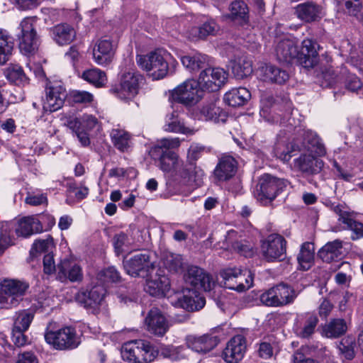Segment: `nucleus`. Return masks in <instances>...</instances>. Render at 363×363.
I'll return each instance as SVG.
<instances>
[{
	"mask_svg": "<svg viewBox=\"0 0 363 363\" xmlns=\"http://www.w3.org/2000/svg\"><path fill=\"white\" fill-rule=\"evenodd\" d=\"M180 146V140L175 138H163L152 149V157L158 160L160 168L169 174V179L176 180V176H179V156L173 151Z\"/></svg>",
	"mask_w": 363,
	"mask_h": 363,
	"instance_id": "nucleus-1",
	"label": "nucleus"
},
{
	"mask_svg": "<svg viewBox=\"0 0 363 363\" xmlns=\"http://www.w3.org/2000/svg\"><path fill=\"white\" fill-rule=\"evenodd\" d=\"M124 360L133 363H147L153 361L158 355V350L149 342L137 340L125 343L121 350Z\"/></svg>",
	"mask_w": 363,
	"mask_h": 363,
	"instance_id": "nucleus-2",
	"label": "nucleus"
},
{
	"mask_svg": "<svg viewBox=\"0 0 363 363\" xmlns=\"http://www.w3.org/2000/svg\"><path fill=\"white\" fill-rule=\"evenodd\" d=\"M286 179L277 178L270 174L262 176L256 186L255 196L264 206L273 201L276 197L287 186Z\"/></svg>",
	"mask_w": 363,
	"mask_h": 363,
	"instance_id": "nucleus-3",
	"label": "nucleus"
},
{
	"mask_svg": "<svg viewBox=\"0 0 363 363\" xmlns=\"http://www.w3.org/2000/svg\"><path fill=\"white\" fill-rule=\"evenodd\" d=\"M298 294L293 287L281 283L264 292L260 301L267 306L281 307L292 303Z\"/></svg>",
	"mask_w": 363,
	"mask_h": 363,
	"instance_id": "nucleus-4",
	"label": "nucleus"
},
{
	"mask_svg": "<svg viewBox=\"0 0 363 363\" xmlns=\"http://www.w3.org/2000/svg\"><path fill=\"white\" fill-rule=\"evenodd\" d=\"M36 21V16H29L24 18L20 23L19 48L26 55H34L40 45V38L35 29Z\"/></svg>",
	"mask_w": 363,
	"mask_h": 363,
	"instance_id": "nucleus-5",
	"label": "nucleus"
},
{
	"mask_svg": "<svg viewBox=\"0 0 363 363\" xmlns=\"http://www.w3.org/2000/svg\"><path fill=\"white\" fill-rule=\"evenodd\" d=\"M183 289L209 291L214 286V281L210 274L194 265L183 267Z\"/></svg>",
	"mask_w": 363,
	"mask_h": 363,
	"instance_id": "nucleus-6",
	"label": "nucleus"
},
{
	"mask_svg": "<svg viewBox=\"0 0 363 363\" xmlns=\"http://www.w3.org/2000/svg\"><path fill=\"white\" fill-rule=\"evenodd\" d=\"M45 341L55 349L65 350L77 348L80 342V337L72 327H64L57 331H48L45 334Z\"/></svg>",
	"mask_w": 363,
	"mask_h": 363,
	"instance_id": "nucleus-7",
	"label": "nucleus"
},
{
	"mask_svg": "<svg viewBox=\"0 0 363 363\" xmlns=\"http://www.w3.org/2000/svg\"><path fill=\"white\" fill-rule=\"evenodd\" d=\"M136 60L142 69L150 72L153 79H162L167 74L168 63L161 51L156 50L145 56L138 55Z\"/></svg>",
	"mask_w": 363,
	"mask_h": 363,
	"instance_id": "nucleus-8",
	"label": "nucleus"
},
{
	"mask_svg": "<svg viewBox=\"0 0 363 363\" xmlns=\"http://www.w3.org/2000/svg\"><path fill=\"white\" fill-rule=\"evenodd\" d=\"M28 283L16 279H4L0 283V303L16 306L28 290Z\"/></svg>",
	"mask_w": 363,
	"mask_h": 363,
	"instance_id": "nucleus-9",
	"label": "nucleus"
},
{
	"mask_svg": "<svg viewBox=\"0 0 363 363\" xmlns=\"http://www.w3.org/2000/svg\"><path fill=\"white\" fill-rule=\"evenodd\" d=\"M220 276L223 279V286L229 289L242 292L252 286L253 277L249 271H242L236 267L227 268L220 272Z\"/></svg>",
	"mask_w": 363,
	"mask_h": 363,
	"instance_id": "nucleus-10",
	"label": "nucleus"
},
{
	"mask_svg": "<svg viewBox=\"0 0 363 363\" xmlns=\"http://www.w3.org/2000/svg\"><path fill=\"white\" fill-rule=\"evenodd\" d=\"M123 267L128 274L133 277H148L155 269L150 254L145 251L137 253L129 259L123 261Z\"/></svg>",
	"mask_w": 363,
	"mask_h": 363,
	"instance_id": "nucleus-11",
	"label": "nucleus"
},
{
	"mask_svg": "<svg viewBox=\"0 0 363 363\" xmlns=\"http://www.w3.org/2000/svg\"><path fill=\"white\" fill-rule=\"evenodd\" d=\"M286 241L279 234H271L261 243V253L267 262L281 261L286 257Z\"/></svg>",
	"mask_w": 363,
	"mask_h": 363,
	"instance_id": "nucleus-12",
	"label": "nucleus"
},
{
	"mask_svg": "<svg viewBox=\"0 0 363 363\" xmlns=\"http://www.w3.org/2000/svg\"><path fill=\"white\" fill-rule=\"evenodd\" d=\"M186 114L194 119L212 121L216 123H223L228 118L227 113L218 106L214 101L204 103L200 107L196 106L190 107Z\"/></svg>",
	"mask_w": 363,
	"mask_h": 363,
	"instance_id": "nucleus-13",
	"label": "nucleus"
},
{
	"mask_svg": "<svg viewBox=\"0 0 363 363\" xmlns=\"http://www.w3.org/2000/svg\"><path fill=\"white\" fill-rule=\"evenodd\" d=\"M143 76L134 71L125 72L121 76L120 88L111 89L121 100H130L138 94Z\"/></svg>",
	"mask_w": 363,
	"mask_h": 363,
	"instance_id": "nucleus-14",
	"label": "nucleus"
},
{
	"mask_svg": "<svg viewBox=\"0 0 363 363\" xmlns=\"http://www.w3.org/2000/svg\"><path fill=\"white\" fill-rule=\"evenodd\" d=\"M228 73L220 67H208L202 70L199 76L201 89L204 91H218L228 79Z\"/></svg>",
	"mask_w": 363,
	"mask_h": 363,
	"instance_id": "nucleus-15",
	"label": "nucleus"
},
{
	"mask_svg": "<svg viewBox=\"0 0 363 363\" xmlns=\"http://www.w3.org/2000/svg\"><path fill=\"white\" fill-rule=\"evenodd\" d=\"M67 96L66 89L61 82H50L46 88L43 110L49 112L59 110L62 107Z\"/></svg>",
	"mask_w": 363,
	"mask_h": 363,
	"instance_id": "nucleus-16",
	"label": "nucleus"
},
{
	"mask_svg": "<svg viewBox=\"0 0 363 363\" xmlns=\"http://www.w3.org/2000/svg\"><path fill=\"white\" fill-rule=\"evenodd\" d=\"M319 318L315 313L306 312L298 314L296 317L294 331L297 337L310 339L315 333Z\"/></svg>",
	"mask_w": 363,
	"mask_h": 363,
	"instance_id": "nucleus-17",
	"label": "nucleus"
},
{
	"mask_svg": "<svg viewBox=\"0 0 363 363\" xmlns=\"http://www.w3.org/2000/svg\"><path fill=\"white\" fill-rule=\"evenodd\" d=\"M301 138H296L294 141H298V152L313 153L315 155L322 157L326 153L325 148L318 136L313 131L299 128L297 130Z\"/></svg>",
	"mask_w": 363,
	"mask_h": 363,
	"instance_id": "nucleus-18",
	"label": "nucleus"
},
{
	"mask_svg": "<svg viewBox=\"0 0 363 363\" xmlns=\"http://www.w3.org/2000/svg\"><path fill=\"white\" fill-rule=\"evenodd\" d=\"M145 290L152 296H164L169 292L170 283L168 277L163 274L160 269H157L155 274L150 273L146 277Z\"/></svg>",
	"mask_w": 363,
	"mask_h": 363,
	"instance_id": "nucleus-19",
	"label": "nucleus"
},
{
	"mask_svg": "<svg viewBox=\"0 0 363 363\" xmlns=\"http://www.w3.org/2000/svg\"><path fill=\"white\" fill-rule=\"evenodd\" d=\"M246 349L245 337L241 335H235L228 342L222 357L227 363H238L243 358Z\"/></svg>",
	"mask_w": 363,
	"mask_h": 363,
	"instance_id": "nucleus-20",
	"label": "nucleus"
},
{
	"mask_svg": "<svg viewBox=\"0 0 363 363\" xmlns=\"http://www.w3.org/2000/svg\"><path fill=\"white\" fill-rule=\"evenodd\" d=\"M185 341L188 348L198 353L206 354L218 345L219 339L216 335L207 333L200 336L187 335Z\"/></svg>",
	"mask_w": 363,
	"mask_h": 363,
	"instance_id": "nucleus-21",
	"label": "nucleus"
},
{
	"mask_svg": "<svg viewBox=\"0 0 363 363\" xmlns=\"http://www.w3.org/2000/svg\"><path fill=\"white\" fill-rule=\"evenodd\" d=\"M115 55V47L112 40L108 37H103L97 40L93 49V57L99 65L110 64Z\"/></svg>",
	"mask_w": 363,
	"mask_h": 363,
	"instance_id": "nucleus-22",
	"label": "nucleus"
},
{
	"mask_svg": "<svg viewBox=\"0 0 363 363\" xmlns=\"http://www.w3.org/2000/svg\"><path fill=\"white\" fill-rule=\"evenodd\" d=\"M221 247L230 251H234L244 257H252L254 254L253 247L245 240H240L238 233L231 230L228 231Z\"/></svg>",
	"mask_w": 363,
	"mask_h": 363,
	"instance_id": "nucleus-23",
	"label": "nucleus"
},
{
	"mask_svg": "<svg viewBox=\"0 0 363 363\" xmlns=\"http://www.w3.org/2000/svg\"><path fill=\"white\" fill-rule=\"evenodd\" d=\"M145 326L148 332L159 337L163 336L169 328L165 317L157 308L150 310L145 319Z\"/></svg>",
	"mask_w": 363,
	"mask_h": 363,
	"instance_id": "nucleus-24",
	"label": "nucleus"
},
{
	"mask_svg": "<svg viewBox=\"0 0 363 363\" xmlns=\"http://www.w3.org/2000/svg\"><path fill=\"white\" fill-rule=\"evenodd\" d=\"M294 14L305 23L318 21L323 16V7L313 1H306L294 7Z\"/></svg>",
	"mask_w": 363,
	"mask_h": 363,
	"instance_id": "nucleus-25",
	"label": "nucleus"
},
{
	"mask_svg": "<svg viewBox=\"0 0 363 363\" xmlns=\"http://www.w3.org/2000/svg\"><path fill=\"white\" fill-rule=\"evenodd\" d=\"M318 43L310 38L302 41L300 51H298V62L306 68L313 67L318 62Z\"/></svg>",
	"mask_w": 363,
	"mask_h": 363,
	"instance_id": "nucleus-26",
	"label": "nucleus"
},
{
	"mask_svg": "<svg viewBox=\"0 0 363 363\" xmlns=\"http://www.w3.org/2000/svg\"><path fill=\"white\" fill-rule=\"evenodd\" d=\"M317 157L313 153H302L294 160V167L308 175L316 174L321 171L323 166V160Z\"/></svg>",
	"mask_w": 363,
	"mask_h": 363,
	"instance_id": "nucleus-27",
	"label": "nucleus"
},
{
	"mask_svg": "<svg viewBox=\"0 0 363 363\" xmlns=\"http://www.w3.org/2000/svg\"><path fill=\"white\" fill-rule=\"evenodd\" d=\"M105 289L103 286H95L91 289H81L75 296L76 301L84 308L95 309L103 300Z\"/></svg>",
	"mask_w": 363,
	"mask_h": 363,
	"instance_id": "nucleus-28",
	"label": "nucleus"
},
{
	"mask_svg": "<svg viewBox=\"0 0 363 363\" xmlns=\"http://www.w3.org/2000/svg\"><path fill=\"white\" fill-rule=\"evenodd\" d=\"M43 231L42 222L34 216H25L16 221L15 233L18 237L27 238Z\"/></svg>",
	"mask_w": 363,
	"mask_h": 363,
	"instance_id": "nucleus-29",
	"label": "nucleus"
},
{
	"mask_svg": "<svg viewBox=\"0 0 363 363\" xmlns=\"http://www.w3.org/2000/svg\"><path fill=\"white\" fill-rule=\"evenodd\" d=\"M199 79H188L183 83V106L186 111L190 107L196 106L203 98V91Z\"/></svg>",
	"mask_w": 363,
	"mask_h": 363,
	"instance_id": "nucleus-30",
	"label": "nucleus"
},
{
	"mask_svg": "<svg viewBox=\"0 0 363 363\" xmlns=\"http://www.w3.org/2000/svg\"><path fill=\"white\" fill-rule=\"evenodd\" d=\"M220 30V26L213 19H208L199 26L191 27L186 32L187 38L192 41L206 40L209 35H216Z\"/></svg>",
	"mask_w": 363,
	"mask_h": 363,
	"instance_id": "nucleus-31",
	"label": "nucleus"
},
{
	"mask_svg": "<svg viewBox=\"0 0 363 363\" xmlns=\"http://www.w3.org/2000/svg\"><path fill=\"white\" fill-rule=\"evenodd\" d=\"M82 277V268L75 262L65 259L57 264V278L60 281L68 279L71 281H79Z\"/></svg>",
	"mask_w": 363,
	"mask_h": 363,
	"instance_id": "nucleus-32",
	"label": "nucleus"
},
{
	"mask_svg": "<svg viewBox=\"0 0 363 363\" xmlns=\"http://www.w3.org/2000/svg\"><path fill=\"white\" fill-rule=\"evenodd\" d=\"M238 162L230 155L222 156L214 169V176L218 181H227L235 176Z\"/></svg>",
	"mask_w": 363,
	"mask_h": 363,
	"instance_id": "nucleus-33",
	"label": "nucleus"
},
{
	"mask_svg": "<svg viewBox=\"0 0 363 363\" xmlns=\"http://www.w3.org/2000/svg\"><path fill=\"white\" fill-rule=\"evenodd\" d=\"M202 291L183 289V309L194 312L203 308L206 304V299L201 294Z\"/></svg>",
	"mask_w": 363,
	"mask_h": 363,
	"instance_id": "nucleus-34",
	"label": "nucleus"
},
{
	"mask_svg": "<svg viewBox=\"0 0 363 363\" xmlns=\"http://www.w3.org/2000/svg\"><path fill=\"white\" fill-rule=\"evenodd\" d=\"M276 55L281 62L298 61V49L295 42L291 39H283L276 46Z\"/></svg>",
	"mask_w": 363,
	"mask_h": 363,
	"instance_id": "nucleus-35",
	"label": "nucleus"
},
{
	"mask_svg": "<svg viewBox=\"0 0 363 363\" xmlns=\"http://www.w3.org/2000/svg\"><path fill=\"white\" fill-rule=\"evenodd\" d=\"M318 255L325 262L340 260L342 257V242L340 240L328 242L318 251Z\"/></svg>",
	"mask_w": 363,
	"mask_h": 363,
	"instance_id": "nucleus-36",
	"label": "nucleus"
},
{
	"mask_svg": "<svg viewBox=\"0 0 363 363\" xmlns=\"http://www.w3.org/2000/svg\"><path fill=\"white\" fill-rule=\"evenodd\" d=\"M259 77L264 82L284 84L289 78V74L274 65H266L260 68Z\"/></svg>",
	"mask_w": 363,
	"mask_h": 363,
	"instance_id": "nucleus-37",
	"label": "nucleus"
},
{
	"mask_svg": "<svg viewBox=\"0 0 363 363\" xmlns=\"http://www.w3.org/2000/svg\"><path fill=\"white\" fill-rule=\"evenodd\" d=\"M50 33L52 39L60 45L71 43L76 37L74 28L67 23L55 26L50 29Z\"/></svg>",
	"mask_w": 363,
	"mask_h": 363,
	"instance_id": "nucleus-38",
	"label": "nucleus"
},
{
	"mask_svg": "<svg viewBox=\"0 0 363 363\" xmlns=\"http://www.w3.org/2000/svg\"><path fill=\"white\" fill-rule=\"evenodd\" d=\"M203 176L204 172L201 169L191 165L183 172V186H186L187 191L191 192L203 184Z\"/></svg>",
	"mask_w": 363,
	"mask_h": 363,
	"instance_id": "nucleus-39",
	"label": "nucleus"
},
{
	"mask_svg": "<svg viewBox=\"0 0 363 363\" xmlns=\"http://www.w3.org/2000/svg\"><path fill=\"white\" fill-rule=\"evenodd\" d=\"M250 91L244 87L233 89L224 95V101L233 107L243 106L250 99Z\"/></svg>",
	"mask_w": 363,
	"mask_h": 363,
	"instance_id": "nucleus-40",
	"label": "nucleus"
},
{
	"mask_svg": "<svg viewBox=\"0 0 363 363\" xmlns=\"http://www.w3.org/2000/svg\"><path fill=\"white\" fill-rule=\"evenodd\" d=\"M347 331V324L344 319L335 318L323 327L322 335L328 338H337Z\"/></svg>",
	"mask_w": 363,
	"mask_h": 363,
	"instance_id": "nucleus-41",
	"label": "nucleus"
},
{
	"mask_svg": "<svg viewBox=\"0 0 363 363\" xmlns=\"http://www.w3.org/2000/svg\"><path fill=\"white\" fill-rule=\"evenodd\" d=\"M298 142L294 140L289 144L278 142L274 149V155L284 162H289L295 155V152H298Z\"/></svg>",
	"mask_w": 363,
	"mask_h": 363,
	"instance_id": "nucleus-42",
	"label": "nucleus"
},
{
	"mask_svg": "<svg viewBox=\"0 0 363 363\" xmlns=\"http://www.w3.org/2000/svg\"><path fill=\"white\" fill-rule=\"evenodd\" d=\"M35 311L24 309L16 311L13 316V328L27 331L33 320Z\"/></svg>",
	"mask_w": 363,
	"mask_h": 363,
	"instance_id": "nucleus-43",
	"label": "nucleus"
},
{
	"mask_svg": "<svg viewBox=\"0 0 363 363\" xmlns=\"http://www.w3.org/2000/svg\"><path fill=\"white\" fill-rule=\"evenodd\" d=\"M300 267L303 270L309 269L314 261V245L311 242H305L301 245L297 257Z\"/></svg>",
	"mask_w": 363,
	"mask_h": 363,
	"instance_id": "nucleus-44",
	"label": "nucleus"
},
{
	"mask_svg": "<svg viewBox=\"0 0 363 363\" xmlns=\"http://www.w3.org/2000/svg\"><path fill=\"white\" fill-rule=\"evenodd\" d=\"M13 42L6 30L0 29V65L8 62L12 55Z\"/></svg>",
	"mask_w": 363,
	"mask_h": 363,
	"instance_id": "nucleus-45",
	"label": "nucleus"
},
{
	"mask_svg": "<svg viewBox=\"0 0 363 363\" xmlns=\"http://www.w3.org/2000/svg\"><path fill=\"white\" fill-rule=\"evenodd\" d=\"M232 70L236 79L246 78L252 73V62L247 57H241L233 65Z\"/></svg>",
	"mask_w": 363,
	"mask_h": 363,
	"instance_id": "nucleus-46",
	"label": "nucleus"
},
{
	"mask_svg": "<svg viewBox=\"0 0 363 363\" xmlns=\"http://www.w3.org/2000/svg\"><path fill=\"white\" fill-rule=\"evenodd\" d=\"M82 78L96 87H102L107 82L106 73L98 68L85 70L82 73Z\"/></svg>",
	"mask_w": 363,
	"mask_h": 363,
	"instance_id": "nucleus-47",
	"label": "nucleus"
},
{
	"mask_svg": "<svg viewBox=\"0 0 363 363\" xmlns=\"http://www.w3.org/2000/svg\"><path fill=\"white\" fill-rule=\"evenodd\" d=\"M5 76L11 82L18 85H24L28 82V77L21 67L17 65H11L5 70Z\"/></svg>",
	"mask_w": 363,
	"mask_h": 363,
	"instance_id": "nucleus-48",
	"label": "nucleus"
},
{
	"mask_svg": "<svg viewBox=\"0 0 363 363\" xmlns=\"http://www.w3.org/2000/svg\"><path fill=\"white\" fill-rule=\"evenodd\" d=\"M53 246V239L50 235H48L46 239L36 240L30 250L29 260H33L43 252H48Z\"/></svg>",
	"mask_w": 363,
	"mask_h": 363,
	"instance_id": "nucleus-49",
	"label": "nucleus"
},
{
	"mask_svg": "<svg viewBox=\"0 0 363 363\" xmlns=\"http://www.w3.org/2000/svg\"><path fill=\"white\" fill-rule=\"evenodd\" d=\"M206 62V57L199 53L183 56V66L190 73L199 71Z\"/></svg>",
	"mask_w": 363,
	"mask_h": 363,
	"instance_id": "nucleus-50",
	"label": "nucleus"
},
{
	"mask_svg": "<svg viewBox=\"0 0 363 363\" xmlns=\"http://www.w3.org/2000/svg\"><path fill=\"white\" fill-rule=\"evenodd\" d=\"M344 228L352 232L351 239L357 240L363 238V223L357 220L352 215L349 218H343Z\"/></svg>",
	"mask_w": 363,
	"mask_h": 363,
	"instance_id": "nucleus-51",
	"label": "nucleus"
},
{
	"mask_svg": "<svg viewBox=\"0 0 363 363\" xmlns=\"http://www.w3.org/2000/svg\"><path fill=\"white\" fill-rule=\"evenodd\" d=\"M111 140L114 146L120 151L124 152L128 147L130 135L124 130L113 129L111 133Z\"/></svg>",
	"mask_w": 363,
	"mask_h": 363,
	"instance_id": "nucleus-52",
	"label": "nucleus"
},
{
	"mask_svg": "<svg viewBox=\"0 0 363 363\" xmlns=\"http://www.w3.org/2000/svg\"><path fill=\"white\" fill-rule=\"evenodd\" d=\"M97 279L104 284L116 283L121 280L119 272L114 267H109L101 270L97 274Z\"/></svg>",
	"mask_w": 363,
	"mask_h": 363,
	"instance_id": "nucleus-53",
	"label": "nucleus"
},
{
	"mask_svg": "<svg viewBox=\"0 0 363 363\" xmlns=\"http://www.w3.org/2000/svg\"><path fill=\"white\" fill-rule=\"evenodd\" d=\"M164 130L168 132L179 133L182 130L180 122V109H172L165 118Z\"/></svg>",
	"mask_w": 363,
	"mask_h": 363,
	"instance_id": "nucleus-54",
	"label": "nucleus"
},
{
	"mask_svg": "<svg viewBox=\"0 0 363 363\" xmlns=\"http://www.w3.org/2000/svg\"><path fill=\"white\" fill-rule=\"evenodd\" d=\"M337 348L340 353L345 358L344 363H350L349 361L354 357V342L351 338L342 339L338 344Z\"/></svg>",
	"mask_w": 363,
	"mask_h": 363,
	"instance_id": "nucleus-55",
	"label": "nucleus"
},
{
	"mask_svg": "<svg viewBox=\"0 0 363 363\" xmlns=\"http://www.w3.org/2000/svg\"><path fill=\"white\" fill-rule=\"evenodd\" d=\"M211 151L209 147L199 143H193L187 151V161L192 166H195L196 161L199 159L203 153H208Z\"/></svg>",
	"mask_w": 363,
	"mask_h": 363,
	"instance_id": "nucleus-56",
	"label": "nucleus"
},
{
	"mask_svg": "<svg viewBox=\"0 0 363 363\" xmlns=\"http://www.w3.org/2000/svg\"><path fill=\"white\" fill-rule=\"evenodd\" d=\"M164 266L172 272H177L182 267V257L179 255L168 252L162 258Z\"/></svg>",
	"mask_w": 363,
	"mask_h": 363,
	"instance_id": "nucleus-57",
	"label": "nucleus"
},
{
	"mask_svg": "<svg viewBox=\"0 0 363 363\" xmlns=\"http://www.w3.org/2000/svg\"><path fill=\"white\" fill-rule=\"evenodd\" d=\"M233 18L244 19L248 13L247 4L242 0L233 1L229 7Z\"/></svg>",
	"mask_w": 363,
	"mask_h": 363,
	"instance_id": "nucleus-58",
	"label": "nucleus"
},
{
	"mask_svg": "<svg viewBox=\"0 0 363 363\" xmlns=\"http://www.w3.org/2000/svg\"><path fill=\"white\" fill-rule=\"evenodd\" d=\"M308 347H301L294 354V363H318L308 354Z\"/></svg>",
	"mask_w": 363,
	"mask_h": 363,
	"instance_id": "nucleus-59",
	"label": "nucleus"
},
{
	"mask_svg": "<svg viewBox=\"0 0 363 363\" xmlns=\"http://www.w3.org/2000/svg\"><path fill=\"white\" fill-rule=\"evenodd\" d=\"M169 101L172 109H180L182 107V85H178L170 91Z\"/></svg>",
	"mask_w": 363,
	"mask_h": 363,
	"instance_id": "nucleus-60",
	"label": "nucleus"
},
{
	"mask_svg": "<svg viewBox=\"0 0 363 363\" xmlns=\"http://www.w3.org/2000/svg\"><path fill=\"white\" fill-rule=\"evenodd\" d=\"M72 101L79 104L90 103L93 101V95L85 91H73L70 94Z\"/></svg>",
	"mask_w": 363,
	"mask_h": 363,
	"instance_id": "nucleus-61",
	"label": "nucleus"
},
{
	"mask_svg": "<svg viewBox=\"0 0 363 363\" xmlns=\"http://www.w3.org/2000/svg\"><path fill=\"white\" fill-rule=\"evenodd\" d=\"M345 86L349 91L356 92L362 87V83L356 75L349 74L345 79Z\"/></svg>",
	"mask_w": 363,
	"mask_h": 363,
	"instance_id": "nucleus-62",
	"label": "nucleus"
},
{
	"mask_svg": "<svg viewBox=\"0 0 363 363\" xmlns=\"http://www.w3.org/2000/svg\"><path fill=\"white\" fill-rule=\"evenodd\" d=\"M128 242V238L126 234L121 233L116 235L113 239V244L115 252L118 255L123 252V247Z\"/></svg>",
	"mask_w": 363,
	"mask_h": 363,
	"instance_id": "nucleus-63",
	"label": "nucleus"
},
{
	"mask_svg": "<svg viewBox=\"0 0 363 363\" xmlns=\"http://www.w3.org/2000/svg\"><path fill=\"white\" fill-rule=\"evenodd\" d=\"M26 331L12 329V341L18 347H23L28 343V337L24 334Z\"/></svg>",
	"mask_w": 363,
	"mask_h": 363,
	"instance_id": "nucleus-64",
	"label": "nucleus"
}]
</instances>
